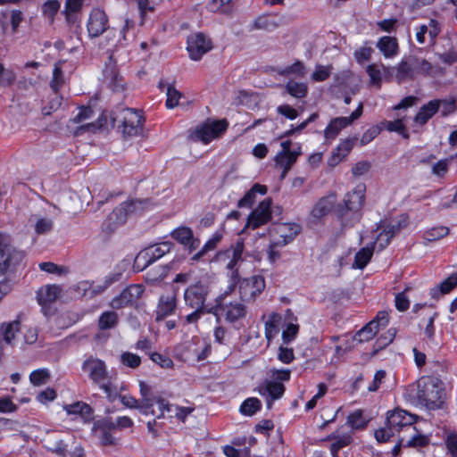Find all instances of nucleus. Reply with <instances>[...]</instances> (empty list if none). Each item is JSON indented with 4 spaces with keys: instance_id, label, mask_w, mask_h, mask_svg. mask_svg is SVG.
I'll return each instance as SVG.
<instances>
[{
    "instance_id": "f257e3e1",
    "label": "nucleus",
    "mask_w": 457,
    "mask_h": 457,
    "mask_svg": "<svg viewBox=\"0 0 457 457\" xmlns=\"http://www.w3.org/2000/svg\"><path fill=\"white\" fill-rule=\"evenodd\" d=\"M366 201V185L359 183L346 193L343 202L337 204L335 213L343 227H353L362 217V208Z\"/></svg>"
},
{
    "instance_id": "f03ea898",
    "label": "nucleus",
    "mask_w": 457,
    "mask_h": 457,
    "mask_svg": "<svg viewBox=\"0 0 457 457\" xmlns=\"http://www.w3.org/2000/svg\"><path fill=\"white\" fill-rule=\"evenodd\" d=\"M81 370L87 373L93 385L97 386L109 398L113 400L117 395V386L109 376L104 361L93 355L87 356L81 364Z\"/></svg>"
},
{
    "instance_id": "7ed1b4c3",
    "label": "nucleus",
    "mask_w": 457,
    "mask_h": 457,
    "mask_svg": "<svg viewBox=\"0 0 457 457\" xmlns=\"http://www.w3.org/2000/svg\"><path fill=\"white\" fill-rule=\"evenodd\" d=\"M445 396V383L436 376H422L417 381L416 398L428 409L440 408Z\"/></svg>"
},
{
    "instance_id": "20e7f679",
    "label": "nucleus",
    "mask_w": 457,
    "mask_h": 457,
    "mask_svg": "<svg viewBox=\"0 0 457 457\" xmlns=\"http://www.w3.org/2000/svg\"><path fill=\"white\" fill-rule=\"evenodd\" d=\"M245 250V243L243 239H238L230 248L218 251L212 262H227L226 269L230 271L229 291H233L237 287L239 281L238 264L243 262V253Z\"/></svg>"
},
{
    "instance_id": "39448f33",
    "label": "nucleus",
    "mask_w": 457,
    "mask_h": 457,
    "mask_svg": "<svg viewBox=\"0 0 457 457\" xmlns=\"http://www.w3.org/2000/svg\"><path fill=\"white\" fill-rule=\"evenodd\" d=\"M173 246L174 245L170 241H163L146 247L137 255L134 267L138 270H143L170 253Z\"/></svg>"
},
{
    "instance_id": "423d86ee",
    "label": "nucleus",
    "mask_w": 457,
    "mask_h": 457,
    "mask_svg": "<svg viewBox=\"0 0 457 457\" xmlns=\"http://www.w3.org/2000/svg\"><path fill=\"white\" fill-rule=\"evenodd\" d=\"M121 133L124 137H136L140 134L145 123V117L141 111L133 108H125L120 113Z\"/></svg>"
},
{
    "instance_id": "0eeeda50",
    "label": "nucleus",
    "mask_w": 457,
    "mask_h": 457,
    "mask_svg": "<svg viewBox=\"0 0 457 457\" xmlns=\"http://www.w3.org/2000/svg\"><path fill=\"white\" fill-rule=\"evenodd\" d=\"M302 227L296 223L283 224L278 228L279 238L276 242H271L269 245L268 259L270 262H275L280 258V253L277 250L278 246H284L291 243L301 232Z\"/></svg>"
},
{
    "instance_id": "6e6552de",
    "label": "nucleus",
    "mask_w": 457,
    "mask_h": 457,
    "mask_svg": "<svg viewBox=\"0 0 457 457\" xmlns=\"http://www.w3.org/2000/svg\"><path fill=\"white\" fill-rule=\"evenodd\" d=\"M238 291L243 302H253L260 295L266 287L265 279L261 275H253L241 279L239 278Z\"/></svg>"
},
{
    "instance_id": "1a4fd4ad",
    "label": "nucleus",
    "mask_w": 457,
    "mask_h": 457,
    "mask_svg": "<svg viewBox=\"0 0 457 457\" xmlns=\"http://www.w3.org/2000/svg\"><path fill=\"white\" fill-rule=\"evenodd\" d=\"M212 48V39L203 32H195L187 36V51L191 60L200 61Z\"/></svg>"
},
{
    "instance_id": "9d476101",
    "label": "nucleus",
    "mask_w": 457,
    "mask_h": 457,
    "mask_svg": "<svg viewBox=\"0 0 457 457\" xmlns=\"http://www.w3.org/2000/svg\"><path fill=\"white\" fill-rule=\"evenodd\" d=\"M415 416L411 413L402 410L395 409L387 412L386 426L390 428L395 434H399L404 430L417 431L415 427Z\"/></svg>"
},
{
    "instance_id": "9b49d317",
    "label": "nucleus",
    "mask_w": 457,
    "mask_h": 457,
    "mask_svg": "<svg viewBox=\"0 0 457 457\" xmlns=\"http://www.w3.org/2000/svg\"><path fill=\"white\" fill-rule=\"evenodd\" d=\"M228 127V122L225 119L214 120H207L195 129L194 134L197 139L207 145L214 138L225 133Z\"/></svg>"
},
{
    "instance_id": "f8f14e48",
    "label": "nucleus",
    "mask_w": 457,
    "mask_h": 457,
    "mask_svg": "<svg viewBox=\"0 0 457 457\" xmlns=\"http://www.w3.org/2000/svg\"><path fill=\"white\" fill-rule=\"evenodd\" d=\"M145 288L142 285L131 284L126 287L118 295L110 302L112 309L120 310L127 306H132L141 298Z\"/></svg>"
},
{
    "instance_id": "ddd939ff",
    "label": "nucleus",
    "mask_w": 457,
    "mask_h": 457,
    "mask_svg": "<svg viewBox=\"0 0 457 457\" xmlns=\"http://www.w3.org/2000/svg\"><path fill=\"white\" fill-rule=\"evenodd\" d=\"M271 204L272 199L270 197L260 202L258 206L248 215L247 227L256 229L269 223L272 218Z\"/></svg>"
},
{
    "instance_id": "4468645a",
    "label": "nucleus",
    "mask_w": 457,
    "mask_h": 457,
    "mask_svg": "<svg viewBox=\"0 0 457 457\" xmlns=\"http://www.w3.org/2000/svg\"><path fill=\"white\" fill-rule=\"evenodd\" d=\"M208 294V287L201 282L188 286L184 291L186 306L189 308H207L205 302Z\"/></svg>"
},
{
    "instance_id": "2eb2a0df",
    "label": "nucleus",
    "mask_w": 457,
    "mask_h": 457,
    "mask_svg": "<svg viewBox=\"0 0 457 457\" xmlns=\"http://www.w3.org/2000/svg\"><path fill=\"white\" fill-rule=\"evenodd\" d=\"M24 257L21 251L12 250L4 235L0 233V275L5 273L12 266L19 264Z\"/></svg>"
},
{
    "instance_id": "dca6fc26",
    "label": "nucleus",
    "mask_w": 457,
    "mask_h": 457,
    "mask_svg": "<svg viewBox=\"0 0 457 457\" xmlns=\"http://www.w3.org/2000/svg\"><path fill=\"white\" fill-rule=\"evenodd\" d=\"M109 28V19L103 9L91 10L87 23V32L90 37H97L104 34Z\"/></svg>"
},
{
    "instance_id": "f3484780",
    "label": "nucleus",
    "mask_w": 457,
    "mask_h": 457,
    "mask_svg": "<svg viewBox=\"0 0 457 457\" xmlns=\"http://www.w3.org/2000/svg\"><path fill=\"white\" fill-rule=\"evenodd\" d=\"M178 309L177 294L161 295L154 310V320L160 322L174 315Z\"/></svg>"
},
{
    "instance_id": "a211bd4d",
    "label": "nucleus",
    "mask_w": 457,
    "mask_h": 457,
    "mask_svg": "<svg viewBox=\"0 0 457 457\" xmlns=\"http://www.w3.org/2000/svg\"><path fill=\"white\" fill-rule=\"evenodd\" d=\"M214 308L221 310L227 322L234 324L245 318L247 314L246 306L239 302L234 301L226 304H221L219 300L216 301Z\"/></svg>"
},
{
    "instance_id": "6ab92c4d",
    "label": "nucleus",
    "mask_w": 457,
    "mask_h": 457,
    "mask_svg": "<svg viewBox=\"0 0 457 457\" xmlns=\"http://www.w3.org/2000/svg\"><path fill=\"white\" fill-rule=\"evenodd\" d=\"M171 237L182 245L189 253L196 250L200 245V239L194 237L191 228L180 226L170 232Z\"/></svg>"
},
{
    "instance_id": "aec40b11",
    "label": "nucleus",
    "mask_w": 457,
    "mask_h": 457,
    "mask_svg": "<svg viewBox=\"0 0 457 457\" xmlns=\"http://www.w3.org/2000/svg\"><path fill=\"white\" fill-rule=\"evenodd\" d=\"M325 441H332L329 450L332 457H338L340 450L349 446L353 442V432H340L337 429L324 439Z\"/></svg>"
},
{
    "instance_id": "412c9836",
    "label": "nucleus",
    "mask_w": 457,
    "mask_h": 457,
    "mask_svg": "<svg viewBox=\"0 0 457 457\" xmlns=\"http://www.w3.org/2000/svg\"><path fill=\"white\" fill-rule=\"evenodd\" d=\"M24 314L20 312L15 320L0 324V340L7 345H13L16 334L21 329V321Z\"/></svg>"
},
{
    "instance_id": "4be33fe9",
    "label": "nucleus",
    "mask_w": 457,
    "mask_h": 457,
    "mask_svg": "<svg viewBox=\"0 0 457 457\" xmlns=\"http://www.w3.org/2000/svg\"><path fill=\"white\" fill-rule=\"evenodd\" d=\"M286 391L285 386L278 381L268 380L264 385L259 386V393L266 396L268 402L280 399Z\"/></svg>"
},
{
    "instance_id": "5701e85b",
    "label": "nucleus",
    "mask_w": 457,
    "mask_h": 457,
    "mask_svg": "<svg viewBox=\"0 0 457 457\" xmlns=\"http://www.w3.org/2000/svg\"><path fill=\"white\" fill-rule=\"evenodd\" d=\"M301 154V146L298 145L297 149H294V152H278L274 160L278 167L283 169L282 177H284L291 167L296 162L298 156Z\"/></svg>"
},
{
    "instance_id": "b1692460",
    "label": "nucleus",
    "mask_w": 457,
    "mask_h": 457,
    "mask_svg": "<svg viewBox=\"0 0 457 457\" xmlns=\"http://www.w3.org/2000/svg\"><path fill=\"white\" fill-rule=\"evenodd\" d=\"M439 107L440 100H430L420 108L414 117V121L420 126L425 125L438 112Z\"/></svg>"
},
{
    "instance_id": "393cba45",
    "label": "nucleus",
    "mask_w": 457,
    "mask_h": 457,
    "mask_svg": "<svg viewBox=\"0 0 457 457\" xmlns=\"http://www.w3.org/2000/svg\"><path fill=\"white\" fill-rule=\"evenodd\" d=\"M120 402L130 409H137L144 415H154L155 410L152 409L151 400H138L131 395H121Z\"/></svg>"
},
{
    "instance_id": "a878e982",
    "label": "nucleus",
    "mask_w": 457,
    "mask_h": 457,
    "mask_svg": "<svg viewBox=\"0 0 457 457\" xmlns=\"http://www.w3.org/2000/svg\"><path fill=\"white\" fill-rule=\"evenodd\" d=\"M268 188L265 185L255 183L252 187L245 194V195L238 200V208H252L256 202V195L260 194L264 195L267 194Z\"/></svg>"
},
{
    "instance_id": "bb28decb",
    "label": "nucleus",
    "mask_w": 457,
    "mask_h": 457,
    "mask_svg": "<svg viewBox=\"0 0 457 457\" xmlns=\"http://www.w3.org/2000/svg\"><path fill=\"white\" fill-rule=\"evenodd\" d=\"M457 287V273H452L444 279L439 285L430 288L429 295L435 300H438L442 295L449 294Z\"/></svg>"
},
{
    "instance_id": "cd10ccee",
    "label": "nucleus",
    "mask_w": 457,
    "mask_h": 457,
    "mask_svg": "<svg viewBox=\"0 0 457 457\" xmlns=\"http://www.w3.org/2000/svg\"><path fill=\"white\" fill-rule=\"evenodd\" d=\"M60 292L61 288L56 285H46L41 287L37 291L38 304L44 307L54 303L58 298Z\"/></svg>"
},
{
    "instance_id": "c85d7f7f",
    "label": "nucleus",
    "mask_w": 457,
    "mask_h": 457,
    "mask_svg": "<svg viewBox=\"0 0 457 457\" xmlns=\"http://www.w3.org/2000/svg\"><path fill=\"white\" fill-rule=\"evenodd\" d=\"M377 47L386 58H393L399 52V45L395 37H381L377 43Z\"/></svg>"
},
{
    "instance_id": "c756f323",
    "label": "nucleus",
    "mask_w": 457,
    "mask_h": 457,
    "mask_svg": "<svg viewBox=\"0 0 457 457\" xmlns=\"http://www.w3.org/2000/svg\"><path fill=\"white\" fill-rule=\"evenodd\" d=\"M354 145V139L346 138L339 143L334 149L331 157L328 160L329 165L333 166L345 158L352 151Z\"/></svg>"
},
{
    "instance_id": "7c9ffc66",
    "label": "nucleus",
    "mask_w": 457,
    "mask_h": 457,
    "mask_svg": "<svg viewBox=\"0 0 457 457\" xmlns=\"http://www.w3.org/2000/svg\"><path fill=\"white\" fill-rule=\"evenodd\" d=\"M349 126V121L345 117H336L330 120L324 129V137L326 140H334L340 131Z\"/></svg>"
},
{
    "instance_id": "2f4dec72",
    "label": "nucleus",
    "mask_w": 457,
    "mask_h": 457,
    "mask_svg": "<svg viewBox=\"0 0 457 457\" xmlns=\"http://www.w3.org/2000/svg\"><path fill=\"white\" fill-rule=\"evenodd\" d=\"M104 76V79L108 83L109 87L113 92H121L124 90L125 81L114 66L105 69Z\"/></svg>"
},
{
    "instance_id": "473e14b6",
    "label": "nucleus",
    "mask_w": 457,
    "mask_h": 457,
    "mask_svg": "<svg viewBox=\"0 0 457 457\" xmlns=\"http://www.w3.org/2000/svg\"><path fill=\"white\" fill-rule=\"evenodd\" d=\"M396 79L397 81L403 82L407 79L413 80L415 78L414 73V64L409 59V61H405L402 59L400 62L396 66Z\"/></svg>"
},
{
    "instance_id": "72a5a7b5",
    "label": "nucleus",
    "mask_w": 457,
    "mask_h": 457,
    "mask_svg": "<svg viewBox=\"0 0 457 457\" xmlns=\"http://www.w3.org/2000/svg\"><path fill=\"white\" fill-rule=\"evenodd\" d=\"M119 324V315L115 311L102 312L97 320L98 328L102 331L115 328Z\"/></svg>"
},
{
    "instance_id": "f704fd0d",
    "label": "nucleus",
    "mask_w": 457,
    "mask_h": 457,
    "mask_svg": "<svg viewBox=\"0 0 457 457\" xmlns=\"http://www.w3.org/2000/svg\"><path fill=\"white\" fill-rule=\"evenodd\" d=\"M136 201L124 202L120 206L116 207L112 213L108 216L109 220H113L116 224H123L126 221L127 214L131 211V207L135 204Z\"/></svg>"
},
{
    "instance_id": "c9c22d12",
    "label": "nucleus",
    "mask_w": 457,
    "mask_h": 457,
    "mask_svg": "<svg viewBox=\"0 0 457 457\" xmlns=\"http://www.w3.org/2000/svg\"><path fill=\"white\" fill-rule=\"evenodd\" d=\"M222 233L221 232H219V231H216L211 238H209L205 243L204 245L202 246V248L196 253H195L192 257H191V260L194 261V262H198L200 259H202L204 254L209 252V251H212V250H214L217 246V245L220 242V240L222 239Z\"/></svg>"
},
{
    "instance_id": "e433bc0d",
    "label": "nucleus",
    "mask_w": 457,
    "mask_h": 457,
    "mask_svg": "<svg viewBox=\"0 0 457 457\" xmlns=\"http://www.w3.org/2000/svg\"><path fill=\"white\" fill-rule=\"evenodd\" d=\"M374 253L373 245H367L361 248L354 256L353 267L362 270L370 262Z\"/></svg>"
},
{
    "instance_id": "4c0bfd02",
    "label": "nucleus",
    "mask_w": 457,
    "mask_h": 457,
    "mask_svg": "<svg viewBox=\"0 0 457 457\" xmlns=\"http://www.w3.org/2000/svg\"><path fill=\"white\" fill-rule=\"evenodd\" d=\"M262 407V402L257 397H248L244 400L239 407V412L247 417L254 415Z\"/></svg>"
},
{
    "instance_id": "58836bf2",
    "label": "nucleus",
    "mask_w": 457,
    "mask_h": 457,
    "mask_svg": "<svg viewBox=\"0 0 457 457\" xmlns=\"http://www.w3.org/2000/svg\"><path fill=\"white\" fill-rule=\"evenodd\" d=\"M410 223V217L407 213H402L399 217L392 222L386 224L384 228L387 230L389 237H395L401 230L406 228Z\"/></svg>"
},
{
    "instance_id": "ea45409f",
    "label": "nucleus",
    "mask_w": 457,
    "mask_h": 457,
    "mask_svg": "<svg viewBox=\"0 0 457 457\" xmlns=\"http://www.w3.org/2000/svg\"><path fill=\"white\" fill-rule=\"evenodd\" d=\"M285 89L288 95L295 98H304L308 94V86L303 82L290 79L287 82Z\"/></svg>"
},
{
    "instance_id": "a19ab883",
    "label": "nucleus",
    "mask_w": 457,
    "mask_h": 457,
    "mask_svg": "<svg viewBox=\"0 0 457 457\" xmlns=\"http://www.w3.org/2000/svg\"><path fill=\"white\" fill-rule=\"evenodd\" d=\"M410 60L414 64V73L420 74L424 77L431 76L434 66L426 59H420L417 56H410Z\"/></svg>"
},
{
    "instance_id": "79ce46f5",
    "label": "nucleus",
    "mask_w": 457,
    "mask_h": 457,
    "mask_svg": "<svg viewBox=\"0 0 457 457\" xmlns=\"http://www.w3.org/2000/svg\"><path fill=\"white\" fill-rule=\"evenodd\" d=\"M378 332V329L377 328V325H374L371 321H370L356 332V334L353 337V339L360 343L368 342L371 340Z\"/></svg>"
},
{
    "instance_id": "37998d69",
    "label": "nucleus",
    "mask_w": 457,
    "mask_h": 457,
    "mask_svg": "<svg viewBox=\"0 0 457 457\" xmlns=\"http://www.w3.org/2000/svg\"><path fill=\"white\" fill-rule=\"evenodd\" d=\"M278 26V22L269 14L258 16L252 26L253 29H263L266 31H273Z\"/></svg>"
},
{
    "instance_id": "c03bdc74",
    "label": "nucleus",
    "mask_w": 457,
    "mask_h": 457,
    "mask_svg": "<svg viewBox=\"0 0 457 457\" xmlns=\"http://www.w3.org/2000/svg\"><path fill=\"white\" fill-rule=\"evenodd\" d=\"M155 404H157L159 411L158 413L155 411V414L154 415L156 417V419L165 418L166 415L170 418H171L173 415L175 416L176 404L170 403L167 400L161 396L155 400Z\"/></svg>"
},
{
    "instance_id": "a18cd8bd",
    "label": "nucleus",
    "mask_w": 457,
    "mask_h": 457,
    "mask_svg": "<svg viewBox=\"0 0 457 457\" xmlns=\"http://www.w3.org/2000/svg\"><path fill=\"white\" fill-rule=\"evenodd\" d=\"M333 202L328 197H321L314 205L312 213L316 218H322L332 210Z\"/></svg>"
},
{
    "instance_id": "49530a36",
    "label": "nucleus",
    "mask_w": 457,
    "mask_h": 457,
    "mask_svg": "<svg viewBox=\"0 0 457 457\" xmlns=\"http://www.w3.org/2000/svg\"><path fill=\"white\" fill-rule=\"evenodd\" d=\"M427 320L423 319L420 323L419 327H421L425 323L424 328V335L429 341H434L435 339V320L438 317V312H433L427 315Z\"/></svg>"
},
{
    "instance_id": "de8ad7c7",
    "label": "nucleus",
    "mask_w": 457,
    "mask_h": 457,
    "mask_svg": "<svg viewBox=\"0 0 457 457\" xmlns=\"http://www.w3.org/2000/svg\"><path fill=\"white\" fill-rule=\"evenodd\" d=\"M346 423L353 429H363L367 426V420L361 410L358 409L347 416Z\"/></svg>"
},
{
    "instance_id": "09e8293b",
    "label": "nucleus",
    "mask_w": 457,
    "mask_h": 457,
    "mask_svg": "<svg viewBox=\"0 0 457 457\" xmlns=\"http://www.w3.org/2000/svg\"><path fill=\"white\" fill-rule=\"evenodd\" d=\"M51 374L48 369L42 368L33 370L29 374V382L34 386H40L50 379Z\"/></svg>"
},
{
    "instance_id": "8fccbe9b",
    "label": "nucleus",
    "mask_w": 457,
    "mask_h": 457,
    "mask_svg": "<svg viewBox=\"0 0 457 457\" xmlns=\"http://www.w3.org/2000/svg\"><path fill=\"white\" fill-rule=\"evenodd\" d=\"M233 0H212L209 3V9L212 12H220L224 14H230L233 12Z\"/></svg>"
},
{
    "instance_id": "3c124183",
    "label": "nucleus",
    "mask_w": 457,
    "mask_h": 457,
    "mask_svg": "<svg viewBox=\"0 0 457 457\" xmlns=\"http://www.w3.org/2000/svg\"><path fill=\"white\" fill-rule=\"evenodd\" d=\"M166 96L167 99L165 102V106L168 109H173L179 105V102L182 96V94L177 90L173 85L170 84L167 87Z\"/></svg>"
},
{
    "instance_id": "603ef678",
    "label": "nucleus",
    "mask_w": 457,
    "mask_h": 457,
    "mask_svg": "<svg viewBox=\"0 0 457 457\" xmlns=\"http://www.w3.org/2000/svg\"><path fill=\"white\" fill-rule=\"evenodd\" d=\"M450 158H444L433 164L431 173L438 179H444L449 171Z\"/></svg>"
},
{
    "instance_id": "864d4df0",
    "label": "nucleus",
    "mask_w": 457,
    "mask_h": 457,
    "mask_svg": "<svg viewBox=\"0 0 457 457\" xmlns=\"http://www.w3.org/2000/svg\"><path fill=\"white\" fill-rule=\"evenodd\" d=\"M280 318L277 314H273L265 323V337L270 341L278 332V322Z\"/></svg>"
},
{
    "instance_id": "5fc2aeb1",
    "label": "nucleus",
    "mask_w": 457,
    "mask_h": 457,
    "mask_svg": "<svg viewBox=\"0 0 457 457\" xmlns=\"http://www.w3.org/2000/svg\"><path fill=\"white\" fill-rule=\"evenodd\" d=\"M386 129L390 132H396L401 135L404 138L409 137V133L406 129V127L401 119H396L392 121H385L384 122Z\"/></svg>"
},
{
    "instance_id": "6e6d98bb",
    "label": "nucleus",
    "mask_w": 457,
    "mask_h": 457,
    "mask_svg": "<svg viewBox=\"0 0 457 457\" xmlns=\"http://www.w3.org/2000/svg\"><path fill=\"white\" fill-rule=\"evenodd\" d=\"M393 237H389L387 230L384 228L376 237L375 240L370 244L377 247L378 252L383 251L391 242Z\"/></svg>"
},
{
    "instance_id": "4d7b16f0",
    "label": "nucleus",
    "mask_w": 457,
    "mask_h": 457,
    "mask_svg": "<svg viewBox=\"0 0 457 457\" xmlns=\"http://www.w3.org/2000/svg\"><path fill=\"white\" fill-rule=\"evenodd\" d=\"M65 411L68 414H90L92 412V408L89 404L83 402H76L74 403L69 404L65 406Z\"/></svg>"
},
{
    "instance_id": "13d9d810",
    "label": "nucleus",
    "mask_w": 457,
    "mask_h": 457,
    "mask_svg": "<svg viewBox=\"0 0 457 457\" xmlns=\"http://www.w3.org/2000/svg\"><path fill=\"white\" fill-rule=\"evenodd\" d=\"M63 84V73L62 67L55 64L53 70V77L50 81V87L54 94H58Z\"/></svg>"
},
{
    "instance_id": "bf43d9fd",
    "label": "nucleus",
    "mask_w": 457,
    "mask_h": 457,
    "mask_svg": "<svg viewBox=\"0 0 457 457\" xmlns=\"http://www.w3.org/2000/svg\"><path fill=\"white\" fill-rule=\"evenodd\" d=\"M150 360L163 369H170L173 367V361L166 354L157 352L149 353Z\"/></svg>"
},
{
    "instance_id": "052dcab7",
    "label": "nucleus",
    "mask_w": 457,
    "mask_h": 457,
    "mask_svg": "<svg viewBox=\"0 0 457 457\" xmlns=\"http://www.w3.org/2000/svg\"><path fill=\"white\" fill-rule=\"evenodd\" d=\"M194 311L185 317V323L196 324L205 313H214V307L211 308H192Z\"/></svg>"
},
{
    "instance_id": "680f3d73",
    "label": "nucleus",
    "mask_w": 457,
    "mask_h": 457,
    "mask_svg": "<svg viewBox=\"0 0 457 457\" xmlns=\"http://www.w3.org/2000/svg\"><path fill=\"white\" fill-rule=\"evenodd\" d=\"M450 232L449 228L445 226L434 227L425 232V238L428 241H435L446 237Z\"/></svg>"
},
{
    "instance_id": "e2e57ef3",
    "label": "nucleus",
    "mask_w": 457,
    "mask_h": 457,
    "mask_svg": "<svg viewBox=\"0 0 457 457\" xmlns=\"http://www.w3.org/2000/svg\"><path fill=\"white\" fill-rule=\"evenodd\" d=\"M60 3L58 0H47L42 5V12L47 18L53 20L60 9Z\"/></svg>"
},
{
    "instance_id": "0e129e2a",
    "label": "nucleus",
    "mask_w": 457,
    "mask_h": 457,
    "mask_svg": "<svg viewBox=\"0 0 457 457\" xmlns=\"http://www.w3.org/2000/svg\"><path fill=\"white\" fill-rule=\"evenodd\" d=\"M16 80V74L12 70H5L0 62V85L3 87H10Z\"/></svg>"
},
{
    "instance_id": "69168bd1",
    "label": "nucleus",
    "mask_w": 457,
    "mask_h": 457,
    "mask_svg": "<svg viewBox=\"0 0 457 457\" xmlns=\"http://www.w3.org/2000/svg\"><path fill=\"white\" fill-rule=\"evenodd\" d=\"M120 361L123 365L129 368L136 369L140 366L141 358L130 352H125L120 355Z\"/></svg>"
},
{
    "instance_id": "338daca9",
    "label": "nucleus",
    "mask_w": 457,
    "mask_h": 457,
    "mask_svg": "<svg viewBox=\"0 0 457 457\" xmlns=\"http://www.w3.org/2000/svg\"><path fill=\"white\" fill-rule=\"evenodd\" d=\"M381 132V128L378 125H373L366 129L361 137V145H366L376 138Z\"/></svg>"
},
{
    "instance_id": "774afa93",
    "label": "nucleus",
    "mask_w": 457,
    "mask_h": 457,
    "mask_svg": "<svg viewBox=\"0 0 457 457\" xmlns=\"http://www.w3.org/2000/svg\"><path fill=\"white\" fill-rule=\"evenodd\" d=\"M276 111L278 114H280L289 120H294L299 116L298 111L288 104L278 105Z\"/></svg>"
}]
</instances>
